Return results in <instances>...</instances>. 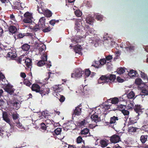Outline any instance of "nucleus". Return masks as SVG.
Masks as SVG:
<instances>
[{
    "label": "nucleus",
    "instance_id": "f257e3e1",
    "mask_svg": "<svg viewBox=\"0 0 148 148\" xmlns=\"http://www.w3.org/2000/svg\"><path fill=\"white\" fill-rule=\"evenodd\" d=\"M84 23H82V21L81 19L76 20L74 28L77 33H78L79 32L81 34H82V28L83 27L84 29L87 31L86 33L88 35L89 34H94L93 29L92 28H90L89 25L86 24H85L84 26Z\"/></svg>",
    "mask_w": 148,
    "mask_h": 148
},
{
    "label": "nucleus",
    "instance_id": "f03ea898",
    "mask_svg": "<svg viewBox=\"0 0 148 148\" xmlns=\"http://www.w3.org/2000/svg\"><path fill=\"white\" fill-rule=\"evenodd\" d=\"M116 78L115 75L108 74L105 75H102L98 79V82L99 84L111 83L112 82H114Z\"/></svg>",
    "mask_w": 148,
    "mask_h": 148
},
{
    "label": "nucleus",
    "instance_id": "7ed1b4c3",
    "mask_svg": "<svg viewBox=\"0 0 148 148\" xmlns=\"http://www.w3.org/2000/svg\"><path fill=\"white\" fill-rule=\"evenodd\" d=\"M45 20L46 18L45 17L41 18L38 23V25H36L35 26H34L32 28H31L34 31L36 32L39 30L40 28H41L43 26H45V25H46L45 24Z\"/></svg>",
    "mask_w": 148,
    "mask_h": 148
},
{
    "label": "nucleus",
    "instance_id": "20e7f679",
    "mask_svg": "<svg viewBox=\"0 0 148 148\" xmlns=\"http://www.w3.org/2000/svg\"><path fill=\"white\" fill-rule=\"evenodd\" d=\"M25 18L23 22L25 23H30L32 21V15L29 12H26L24 14Z\"/></svg>",
    "mask_w": 148,
    "mask_h": 148
},
{
    "label": "nucleus",
    "instance_id": "39448f33",
    "mask_svg": "<svg viewBox=\"0 0 148 148\" xmlns=\"http://www.w3.org/2000/svg\"><path fill=\"white\" fill-rule=\"evenodd\" d=\"M83 72H84V71L81 69H76L75 73L71 74V77L73 78L80 77L82 76Z\"/></svg>",
    "mask_w": 148,
    "mask_h": 148
},
{
    "label": "nucleus",
    "instance_id": "423d86ee",
    "mask_svg": "<svg viewBox=\"0 0 148 148\" xmlns=\"http://www.w3.org/2000/svg\"><path fill=\"white\" fill-rule=\"evenodd\" d=\"M13 86L10 84H8L5 86L4 90L5 91L8 93L10 95H12L14 93V90L13 89Z\"/></svg>",
    "mask_w": 148,
    "mask_h": 148
},
{
    "label": "nucleus",
    "instance_id": "0eeeda50",
    "mask_svg": "<svg viewBox=\"0 0 148 148\" xmlns=\"http://www.w3.org/2000/svg\"><path fill=\"white\" fill-rule=\"evenodd\" d=\"M120 139L119 136L116 134H114L110 137V140L113 143H117L119 142Z\"/></svg>",
    "mask_w": 148,
    "mask_h": 148
},
{
    "label": "nucleus",
    "instance_id": "6e6552de",
    "mask_svg": "<svg viewBox=\"0 0 148 148\" xmlns=\"http://www.w3.org/2000/svg\"><path fill=\"white\" fill-rule=\"evenodd\" d=\"M8 30L10 34H15L17 32V29L16 26L14 25H10L8 27Z\"/></svg>",
    "mask_w": 148,
    "mask_h": 148
},
{
    "label": "nucleus",
    "instance_id": "1a4fd4ad",
    "mask_svg": "<svg viewBox=\"0 0 148 148\" xmlns=\"http://www.w3.org/2000/svg\"><path fill=\"white\" fill-rule=\"evenodd\" d=\"M31 89L32 91H35L36 92H39L40 90V86L36 84H32Z\"/></svg>",
    "mask_w": 148,
    "mask_h": 148
},
{
    "label": "nucleus",
    "instance_id": "9d476101",
    "mask_svg": "<svg viewBox=\"0 0 148 148\" xmlns=\"http://www.w3.org/2000/svg\"><path fill=\"white\" fill-rule=\"evenodd\" d=\"M134 109L135 111L138 113V115H139L142 112V108L140 105H135Z\"/></svg>",
    "mask_w": 148,
    "mask_h": 148
},
{
    "label": "nucleus",
    "instance_id": "9b49d317",
    "mask_svg": "<svg viewBox=\"0 0 148 148\" xmlns=\"http://www.w3.org/2000/svg\"><path fill=\"white\" fill-rule=\"evenodd\" d=\"M80 133L82 135H84V136L85 137L90 136L89 130L88 128H85L82 130L81 131Z\"/></svg>",
    "mask_w": 148,
    "mask_h": 148
},
{
    "label": "nucleus",
    "instance_id": "f8f14e48",
    "mask_svg": "<svg viewBox=\"0 0 148 148\" xmlns=\"http://www.w3.org/2000/svg\"><path fill=\"white\" fill-rule=\"evenodd\" d=\"M41 28H42V32L45 33L50 32L52 29V28L50 27L48 23H47L45 25V26H43V27H41Z\"/></svg>",
    "mask_w": 148,
    "mask_h": 148
},
{
    "label": "nucleus",
    "instance_id": "ddd939ff",
    "mask_svg": "<svg viewBox=\"0 0 148 148\" xmlns=\"http://www.w3.org/2000/svg\"><path fill=\"white\" fill-rule=\"evenodd\" d=\"M103 40L105 41V43H107L108 44L111 45V42H112V39L110 37L107 35H105L103 38Z\"/></svg>",
    "mask_w": 148,
    "mask_h": 148
},
{
    "label": "nucleus",
    "instance_id": "4468645a",
    "mask_svg": "<svg viewBox=\"0 0 148 148\" xmlns=\"http://www.w3.org/2000/svg\"><path fill=\"white\" fill-rule=\"evenodd\" d=\"M94 20V19L93 17L88 16L86 17V21L87 24L88 23L89 24L92 25L93 24Z\"/></svg>",
    "mask_w": 148,
    "mask_h": 148
},
{
    "label": "nucleus",
    "instance_id": "2eb2a0df",
    "mask_svg": "<svg viewBox=\"0 0 148 148\" xmlns=\"http://www.w3.org/2000/svg\"><path fill=\"white\" fill-rule=\"evenodd\" d=\"M81 47L80 45H77L75 46L74 51L76 53H78L79 54L82 55L81 53Z\"/></svg>",
    "mask_w": 148,
    "mask_h": 148
},
{
    "label": "nucleus",
    "instance_id": "dca6fc26",
    "mask_svg": "<svg viewBox=\"0 0 148 148\" xmlns=\"http://www.w3.org/2000/svg\"><path fill=\"white\" fill-rule=\"evenodd\" d=\"M81 108L77 106L76 107L75 109L74 110L73 114L75 115L79 116L81 114Z\"/></svg>",
    "mask_w": 148,
    "mask_h": 148
},
{
    "label": "nucleus",
    "instance_id": "f3484780",
    "mask_svg": "<svg viewBox=\"0 0 148 148\" xmlns=\"http://www.w3.org/2000/svg\"><path fill=\"white\" fill-rule=\"evenodd\" d=\"M17 54L15 53L10 52L8 53L7 55V58H9L13 60L16 58Z\"/></svg>",
    "mask_w": 148,
    "mask_h": 148
},
{
    "label": "nucleus",
    "instance_id": "a211bd4d",
    "mask_svg": "<svg viewBox=\"0 0 148 148\" xmlns=\"http://www.w3.org/2000/svg\"><path fill=\"white\" fill-rule=\"evenodd\" d=\"M119 99L116 97H115L113 98H111L108 100V101L110 102L111 101V102L112 104H116L119 101Z\"/></svg>",
    "mask_w": 148,
    "mask_h": 148
},
{
    "label": "nucleus",
    "instance_id": "6ab92c4d",
    "mask_svg": "<svg viewBox=\"0 0 148 148\" xmlns=\"http://www.w3.org/2000/svg\"><path fill=\"white\" fill-rule=\"evenodd\" d=\"M118 120L119 119L117 117L114 116L110 118V124H115L116 125V121Z\"/></svg>",
    "mask_w": 148,
    "mask_h": 148
},
{
    "label": "nucleus",
    "instance_id": "aec40b11",
    "mask_svg": "<svg viewBox=\"0 0 148 148\" xmlns=\"http://www.w3.org/2000/svg\"><path fill=\"white\" fill-rule=\"evenodd\" d=\"M25 63L28 68H29L32 65V59L29 58H26L25 60Z\"/></svg>",
    "mask_w": 148,
    "mask_h": 148
},
{
    "label": "nucleus",
    "instance_id": "412c9836",
    "mask_svg": "<svg viewBox=\"0 0 148 148\" xmlns=\"http://www.w3.org/2000/svg\"><path fill=\"white\" fill-rule=\"evenodd\" d=\"M10 103L12 104L14 107H15V109L16 110L20 108V105L19 103L16 101H10Z\"/></svg>",
    "mask_w": 148,
    "mask_h": 148
},
{
    "label": "nucleus",
    "instance_id": "4be33fe9",
    "mask_svg": "<svg viewBox=\"0 0 148 148\" xmlns=\"http://www.w3.org/2000/svg\"><path fill=\"white\" fill-rule=\"evenodd\" d=\"M138 74L136 71L133 69L131 70L130 72L128 73V75L131 77H132L136 76Z\"/></svg>",
    "mask_w": 148,
    "mask_h": 148
},
{
    "label": "nucleus",
    "instance_id": "5701e85b",
    "mask_svg": "<svg viewBox=\"0 0 148 148\" xmlns=\"http://www.w3.org/2000/svg\"><path fill=\"white\" fill-rule=\"evenodd\" d=\"M90 118L92 121H94L96 123L99 121V117L98 115L97 114H94L92 115L91 116Z\"/></svg>",
    "mask_w": 148,
    "mask_h": 148
},
{
    "label": "nucleus",
    "instance_id": "b1692460",
    "mask_svg": "<svg viewBox=\"0 0 148 148\" xmlns=\"http://www.w3.org/2000/svg\"><path fill=\"white\" fill-rule=\"evenodd\" d=\"M45 10L46 9L43 6L41 5L40 6H37V10L40 14H43Z\"/></svg>",
    "mask_w": 148,
    "mask_h": 148
},
{
    "label": "nucleus",
    "instance_id": "393cba45",
    "mask_svg": "<svg viewBox=\"0 0 148 148\" xmlns=\"http://www.w3.org/2000/svg\"><path fill=\"white\" fill-rule=\"evenodd\" d=\"M140 95H141L143 98L145 96L148 95V90L145 88H143L140 92Z\"/></svg>",
    "mask_w": 148,
    "mask_h": 148
},
{
    "label": "nucleus",
    "instance_id": "a878e982",
    "mask_svg": "<svg viewBox=\"0 0 148 148\" xmlns=\"http://www.w3.org/2000/svg\"><path fill=\"white\" fill-rule=\"evenodd\" d=\"M31 35L30 33H27L25 34L20 33L17 35V38L19 39L23 38L24 37L27 36H29Z\"/></svg>",
    "mask_w": 148,
    "mask_h": 148
},
{
    "label": "nucleus",
    "instance_id": "bb28decb",
    "mask_svg": "<svg viewBox=\"0 0 148 148\" xmlns=\"http://www.w3.org/2000/svg\"><path fill=\"white\" fill-rule=\"evenodd\" d=\"M47 17H50L52 16L51 12L48 9H46L43 14Z\"/></svg>",
    "mask_w": 148,
    "mask_h": 148
},
{
    "label": "nucleus",
    "instance_id": "cd10ccee",
    "mask_svg": "<svg viewBox=\"0 0 148 148\" xmlns=\"http://www.w3.org/2000/svg\"><path fill=\"white\" fill-rule=\"evenodd\" d=\"M148 137L147 135H142L140 137V140L143 144L145 143L147 140Z\"/></svg>",
    "mask_w": 148,
    "mask_h": 148
},
{
    "label": "nucleus",
    "instance_id": "c85d7f7f",
    "mask_svg": "<svg viewBox=\"0 0 148 148\" xmlns=\"http://www.w3.org/2000/svg\"><path fill=\"white\" fill-rule=\"evenodd\" d=\"M21 47L23 50L28 51L30 49V46L27 44H25L22 45Z\"/></svg>",
    "mask_w": 148,
    "mask_h": 148
},
{
    "label": "nucleus",
    "instance_id": "c756f323",
    "mask_svg": "<svg viewBox=\"0 0 148 148\" xmlns=\"http://www.w3.org/2000/svg\"><path fill=\"white\" fill-rule=\"evenodd\" d=\"M138 128L133 126H130L128 128V132H134L136 131V130Z\"/></svg>",
    "mask_w": 148,
    "mask_h": 148
},
{
    "label": "nucleus",
    "instance_id": "7c9ffc66",
    "mask_svg": "<svg viewBox=\"0 0 148 148\" xmlns=\"http://www.w3.org/2000/svg\"><path fill=\"white\" fill-rule=\"evenodd\" d=\"M135 95L134 92L133 91H131L128 94L127 97L129 99H134Z\"/></svg>",
    "mask_w": 148,
    "mask_h": 148
},
{
    "label": "nucleus",
    "instance_id": "2f4dec72",
    "mask_svg": "<svg viewBox=\"0 0 148 148\" xmlns=\"http://www.w3.org/2000/svg\"><path fill=\"white\" fill-rule=\"evenodd\" d=\"M3 120L7 123H10V120L8 118L7 114H3Z\"/></svg>",
    "mask_w": 148,
    "mask_h": 148
},
{
    "label": "nucleus",
    "instance_id": "473e14b6",
    "mask_svg": "<svg viewBox=\"0 0 148 148\" xmlns=\"http://www.w3.org/2000/svg\"><path fill=\"white\" fill-rule=\"evenodd\" d=\"M117 108L120 111L122 112V111L126 109V106L123 105L121 104L117 106Z\"/></svg>",
    "mask_w": 148,
    "mask_h": 148
},
{
    "label": "nucleus",
    "instance_id": "72a5a7b5",
    "mask_svg": "<svg viewBox=\"0 0 148 148\" xmlns=\"http://www.w3.org/2000/svg\"><path fill=\"white\" fill-rule=\"evenodd\" d=\"M134 103L133 101L130 102V103L127 106L128 109L132 110L134 108Z\"/></svg>",
    "mask_w": 148,
    "mask_h": 148
},
{
    "label": "nucleus",
    "instance_id": "f704fd0d",
    "mask_svg": "<svg viewBox=\"0 0 148 148\" xmlns=\"http://www.w3.org/2000/svg\"><path fill=\"white\" fill-rule=\"evenodd\" d=\"M101 146L102 147H106L108 145V143L104 140H101L100 142Z\"/></svg>",
    "mask_w": 148,
    "mask_h": 148
},
{
    "label": "nucleus",
    "instance_id": "c9c22d12",
    "mask_svg": "<svg viewBox=\"0 0 148 148\" xmlns=\"http://www.w3.org/2000/svg\"><path fill=\"white\" fill-rule=\"evenodd\" d=\"M12 117L14 120L17 119L19 117V115L16 112L15 113L12 114Z\"/></svg>",
    "mask_w": 148,
    "mask_h": 148
},
{
    "label": "nucleus",
    "instance_id": "e433bc0d",
    "mask_svg": "<svg viewBox=\"0 0 148 148\" xmlns=\"http://www.w3.org/2000/svg\"><path fill=\"white\" fill-rule=\"evenodd\" d=\"M59 20H56L55 19H52L49 21L50 24L53 26L56 23H58L59 22Z\"/></svg>",
    "mask_w": 148,
    "mask_h": 148
},
{
    "label": "nucleus",
    "instance_id": "4c0bfd02",
    "mask_svg": "<svg viewBox=\"0 0 148 148\" xmlns=\"http://www.w3.org/2000/svg\"><path fill=\"white\" fill-rule=\"evenodd\" d=\"M61 131L62 129L60 127H58L54 130V132L56 135H58L60 134Z\"/></svg>",
    "mask_w": 148,
    "mask_h": 148
},
{
    "label": "nucleus",
    "instance_id": "58836bf2",
    "mask_svg": "<svg viewBox=\"0 0 148 148\" xmlns=\"http://www.w3.org/2000/svg\"><path fill=\"white\" fill-rule=\"evenodd\" d=\"M40 128L43 130L45 131L46 130V129L48 126H46L45 124L44 123H42L40 124Z\"/></svg>",
    "mask_w": 148,
    "mask_h": 148
},
{
    "label": "nucleus",
    "instance_id": "ea45409f",
    "mask_svg": "<svg viewBox=\"0 0 148 148\" xmlns=\"http://www.w3.org/2000/svg\"><path fill=\"white\" fill-rule=\"evenodd\" d=\"M136 122V120L133 118H129V124L130 125H132Z\"/></svg>",
    "mask_w": 148,
    "mask_h": 148
},
{
    "label": "nucleus",
    "instance_id": "a19ab883",
    "mask_svg": "<svg viewBox=\"0 0 148 148\" xmlns=\"http://www.w3.org/2000/svg\"><path fill=\"white\" fill-rule=\"evenodd\" d=\"M47 56L46 53H44L41 56V60H43L44 62L47 61Z\"/></svg>",
    "mask_w": 148,
    "mask_h": 148
},
{
    "label": "nucleus",
    "instance_id": "79ce46f5",
    "mask_svg": "<svg viewBox=\"0 0 148 148\" xmlns=\"http://www.w3.org/2000/svg\"><path fill=\"white\" fill-rule=\"evenodd\" d=\"M140 75L141 77L142 78L144 79H147L148 80V78L146 74L144 72H141Z\"/></svg>",
    "mask_w": 148,
    "mask_h": 148
},
{
    "label": "nucleus",
    "instance_id": "37998d69",
    "mask_svg": "<svg viewBox=\"0 0 148 148\" xmlns=\"http://www.w3.org/2000/svg\"><path fill=\"white\" fill-rule=\"evenodd\" d=\"M75 14L77 17H80L82 14V12L79 10H77L75 12Z\"/></svg>",
    "mask_w": 148,
    "mask_h": 148
},
{
    "label": "nucleus",
    "instance_id": "c03bdc74",
    "mask_svg": "<svg viewBox=\"0 0 148 148\" xmlns=\"http://www.w3.org/2000/svg\"><path fill=\"white\" fill-rule=\"evenodd\" d=\"M22 59H23V56H21L16 59V61L18 64H21Z\"/></svg>",
    "mask_w": 148,
    "mask_h": 148
},
{
    "label": "nucleus",
    "instance_id": "a18cd8bd",
    "mask_svg": "<svg viewBox=\"0 0 148 148\" xmlns=\"http://www.w3.org/2000/svg\"><path fill=\"white\" fill-rule=\"evenodd\" d=\"M45 62L43 61V60H41L39 61L37 63V66H42L45 64Z\"/></svg>",
    "mask_w": 148,
    "mask_h": 148
},
{
    "label": "nucleus",
    "instance_id": "49530a36",
    "mask_svg": "<svg viewBox=\"0 0 148 148\" xmlns=\"http://www.w3.org/2000/svg\"><path fill=\"white\" fill-rule=\"evenodd\" d=\"M125 71V70L123 68L119 69L117 70V72L119 74H121L123 73Z\"/></svg>",
    "mask_w": 148,
    "mask_h": 148
},
{
    "label": "nucleus",
    "instance_id": "de8ad7c7",
    "mask_svg": "<svg viewBox=\"0 0 148 148\" xmlns=\"http://www.w3.org/2000/svg\"><path fill=\"white\" fill-rule=\"evenodd\" d=\"M6 80V78L4 75L2 73H0V82L1 81L3 82H5Z\"/></svg>",
    "mask_w": 148,
    "mask_h": 148
},
{
    "label": "nucleus",
    "instance_id": "09e8293b",
    "mask_svg": "<svg viewBox=\"0 0 148 148\" xmlns=\"http://www.w3.org/2000/svg\"><path fill=\"white\" fill-rule=\"evenodd\" d=\"M142 81L141 79L140 78L137 79L135 80V83L136 84L140 85L142 83Z\"/></svg>",
    "mask_w": 148,
    "mask_h": 148
},
{
    "label": "nucleus",
    "instance_id": "8fccbe9b",
    "mask_svg": "<svg viewBox=\"0 0 148 148\" xmlns=\"http://www.w3.org/2000/svg\"><path fill=\"white\" fill-rule=\"evenodd\" d=\"M39 93L41 95L42 97L43 96H44L46 94H47V93L46 92V91L45 90V89H44L43 90L41 89H40V92H39Z\"/></svg>",
    "mask_w": 148,
    "mask_h": 148
},
{
    "label": "nucleus",
    "instance_id": "3c124183",
    "mask_svg": "<svg viewBox=\"0 0 148 148\" xmlns=\"http://www.w3.org/2000/svg\"><path fill=\"white\" fill-rule=\"evenodd\" d=\"M23 84L28 86H29L32 84L29 81L25 79H24L23 81Z\"/></svg>",
    "mask_w": 148,
    "mask_h": 148
},
{
    "label": "nucleus",
    "instance_id": "603ef678",
    "mask_svg": "<svg viewBox=\"0 0 148 148\" xmlns=\"http://www.w3.org/2000/svg\"><path fill=\"white\" fill-rule=\"evenodd\" d=\"M121 112L124 115H128L130 113L127 110V108L126 109H125Z\"/></svg>",
    "mask_w": 148,
    "mask_h": 148
},
{
    "label": "nucleus",
    "instance_id": "864d4df0",
    "mask_svg": "<svg viewBox=\"0 0 148 148\" xmlns=\"http://www.w3.org/2000/svg\"><path fill=\"white\" fill-rule=\"evenodd\" d=\"M91 71L89 69H85V74L86 77H88L90 75Z\"/></svg>",
    "mask_w": 148,
    "mask_h": 148
},
{
    "label": "nucleus",
    "instance_id": "5fc2aeb1",
    "mask_svg": "<svg viewBox=\"0 0 148 148\" xmlns=\"http://www.w3.org/2000/svg\"><path fill=\"white\" fill-rule=\"evenodd\" d=\"M106 60L104 58L101 59L100 60V64L103 65L106 62Z\"/></svg>",
    "mask_w": 148,
    "mask_h": 148
},
{
    "label": "nucleus",
    "instance_id": "6e6d98bb",
    "mask_svg": "<svg viewBox=\"0 0 148 148\" xmlns=\"http://www.w3.org/2000/svg\"><path fill=\"white\" fill-rule=\"evenodd\" d=\"M46 48V46L45 45H42L41 47H40L39 48V50L40 52H42L44 51Z\"/></svg>",
    "mask_w": 148,
    "mask_h": 148
},
{
    "label": "nucleus",
    "instance_id": "4d7b16f0",
    "mask_svg": "<svg viewBox=\"0 0 148 148\" xmlns=\"http://www.w3.org/2000/svg\"><path fill=\"white\" fill-rule=\"evenodd\" d=\"M82 137L81 136H79L77 138V142L78 143H80L82 142Z\"/></svg>",
    "mask_w": 148,
    "mask_h": 148
},
{
    "label": "nucleus",
    "instance_id": "13d9d810",
    "mask_svg": "<svg viewBox=\"0 0 148 148\" xmlns=\"http://www.w3.org/2000/svg\"><path fill=\"white\" fill-rule=\"evenodd\" d=\"M5 132L1 129V128H0V135L1 136H5Z\"/></svg>",
    "mask_w": 148,
    "mask_h": 148
},
{
    "label": "nucleus",
    "instance_id": "bf43d9fd",
    "mask_svg": "<svg viewBox=\"0 0 148 148\" xmlns=\"http://www.w3.org/2000/svg\"><path fill=\"white\" fill-rule=\"evenodd\" d=\"M65 99V98L64 96L63 95H61L60 96V98L59 99V101L61 103H62L64 101Z\"/></svg>",
    "mask_w": 148,
    "mask_h": 148
},
{
    "label": "nucleus",
    "instance_id": "052dcab7",
    "mask_svg": "<svg viewBox=\"0 0 148 148\" xmlns=\"http://www.w3.org/2000/svg\"><path fill=\"white\" fill-rule=\"evenodd\" d=\"M85 123V121L84 119L83 121H81L79 123V125L80 126H82L84 125Z\"/></svg>",
    "mask_w": 148,
    "mask_h": 148
},
{
    "label": "nucleus",
    "instance_id": "680f3d73",
    "mask_svg": "<svg viewBox=\"0 0 148 148\" xmlns=\"http://www.w3.org/2000/svg\"><path fill=\"white\" fill-rule=\"evenodd\" d=\"M117 81L119 82L122 83L123 82L124 80L121 79L119 77H117Z\"/></svg>",
    "mask_w": 148,
    "mask_h": 148
},
{
    "label": "nucleus",
    "instance_id": "e2e57ef3",
    "mask_svg": "<svg viewBox=\"0 0 148 148\" xmlns=\"http://www.w3.org/2000/svg\"><path fill=\"white\" fill-rule=\"evenodd\" d=\"M111 106V105L109 104H105L104 106L103 107L106 110L110 108Z\"/></svg>",
    "mask_w": 148,
    "mask_h": 148
},
{
    "label": "nucleus",
    "instance_id": "0e129e2a",
    "mask_svg": "<svg viewBox=\"0 0 148 148\" xmlns=\"http://www.w3.org/2000/svg\"><path fill=\"white\" fill-rule=\"evenodd\" d=\"M112 58V56L109 55L106 56V60H110Z\"/></svg>",
    "mask_w": 148,
    "mask_h": 148
},
{
    "label": "nucleus",
    "instance_id": "69168bd1",
    "mask_svg": "<svg viewBox=\"0 0 148 148\" xmlns=\"http://www.w3.org/2000/svg\"><path fill=\"white\" fill-rule=\"evenodd\" d=\"M20 76L21 77L23 78H25L26 76V74L23 72L21 73Z\"/></svg>",
    "mask_w": 148,
    "mask_h": 148
},
{
    "label": "nucleus",
    "instance_id": "338daca9",
    "mask_svg": "<svg viewBox=\"0 0 148 148\" xmlns=\"http://www.w3.org/2000/svg\"><path fill=\"white\" fill-rule=\"evenodd\" d=\"M16 126L19 128H22V124L19 122L16 123Z\"/></svg>",
    "mask_w": 148,
    "mask_h": 148
},
{
    "label": "nucleus",
    "instance_id": "774afa93",
    "mask_svg": "<svg viewBox=\"0 0 148 148\" xmlns=\"http://www.w3.org/2000/svg\"><path fill=\"white\" fill-rule=\"evenodd\" d=\"M68 145L67 148H82V147L80 148L78 147H76L74 146V145L70 146L68 145Z\"/></svg>",
    "mask_w": 148,
    "mask_h": 148
}]
</instances>
